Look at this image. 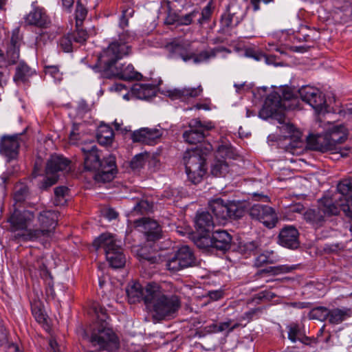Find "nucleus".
<instances>
[{
	"label": "nucleus",
	"mask_w": 352,
	"mask_h": 352,
	"mask_svg": "<svg viewBox=\"0 0 352 352\" xmlns=\"http://www.w3.org/2000/svg\"><path fill=\"white\" fill-rule=\"evenodd\" d=\"M130 53L131 50L126 45L110 43L98 56L93 69L107 78L118 77L125 80L137 78L139 74L131 64H118L119 60Z\"/></svg>",
	"instance_id": "obj_1"
},
{
	"label": "nucleus",
	"mask_w": 352,
	"mask_h": 352,
	"mask_svg": "<svg viewBox=\"0 0 352 352\" xmlns=\"http://www.w3.org/2000/svg\"><path fill=\"white\" fill-rule=\"evenodd\" d=\"M13 212L8 219L12 239L18 242L35 241L36 212L25 199H14Z\"/></svg>",
	"instance_id": "obj_2"
},
{
	"label": "nucleus",
	"mask_w": 352,
	"mask_h": 352,
	"mask_svg": "<svg viewBox=\"0 0 352 352\" xmlns=\"http://www.w3.org/2000/svg\"><path fill=\"white\" fill-rule=\"evenodd\" d=\"M146 307L154 318L170 319L175 317L181 307V300L177 295L165 294L158 284L152 283L147 289Z\"/></svg>",
	"instance_id": "obj_3"
},
{
	"label": "nucleus",
	"mask_w": 352,
	"mask_h": 352,
	"mask_svg": "<svg viewBox=\"0 0 352 352\" xmlns=\"http://www.w3.org/2000/svg\"><path fill=\"white\" fill-rule=\"evenodd\" d=\"M212 146L208 144L204 147L199 146L192 150H187L183 157L186 173L188 179L194 184L202 180L206 173V156L212 151Z\"/></svg>",
	"instance_id": "obj_4"
},
{
	"label": "nucleus",
	"mask_w": 352,
	"mask_h": 352,
	"mask_svg": "<svg viewBox=\"0 0 352 352\" xmlns=\"http://www.w3.org/2000/svg\"><path fill=\"white\" fill-rule=\"evenodd\" d=\"M98 251L102 249L107 261L112 268L123 267L126 263V257L122 252V242L111 233H102L93 243Z\"/></svg>",
	"instance_id": "obj_5"
},
{
	"label": "nucleus",
	"mask_w": 352,
	"mask_h": 352,
	"mask_svg": "<svg viewBox=\"0 0 352 352\" xmlns=\"http://www.w3.org/2000/svg\"><path fill=\"white\" fill-rule=\"evenodd\" d=\"M294 94L289 87H284L279 92L273 91L266 98L264 104L259 111V116L263 119L276 118L280 120L283 118V111L290 107L287 102L292 100Z\"/></svg>",
	"instance_id": "obj_6"
},
{
	"label": "nucleus",
	"mask_w": 352,
	"mask_h": 352,
	"mask_svg": "<svg viewBox=\"0 0 352 352\" xmlns=\"http://www.w3.org/2000/svg\"><path fill=\"white\" fill-rule=\"evenodd\" d=\"M346 137L347 133L344 126H333L324 136H319L316 139L314 149L322 153L330 151L332 154H339L342 157H346L349 148L340 146L346 140Z\"/></svg>",
	"instance_id": "obj_7"
},
{
	"label": "nucleus",
	"mask_w": 352,
	"mask_h": 352,
	"mask_svg": "<svg viewBox=\"0 0 352 352\" xmlns=\"http://www.w3.org/2000/svg\"><path fill=\"white\" fill-rule=\"evenodd\" d=\"M208 208L220 219H238L241 217L248 208V203L245 199L229 200L210 199Z\"/></svg>",
	"instance_id": "obj_8"
},
{
	"label": "nucleus",
	"mask_w": 352,
	"mask_h": 352,
	"mask_svg": "<svg viewBox=\"0 0 352 352\" xmlns=\"http://www.w3.org/2000/svg\"><path fill=\"white\" fill-rule=\"evenodd\" d=\"M83 338L86 339L92 346L100 350L113 351L118 348V342L113 331L106 327H99L92 331L90 336L83 332Z\"/></svg>",
	"instance_id": "obj_9"
},
{
	"label": "nucleus",
	"mask_w": 352,
	"mask_h": 352,
	"mask_svg": "<svg viewBox=\"0 0 352 352\" xmlns=\"http://www.w3.org/2000/svg\"><path fill=\"white\" fill-rule=\"evenodd\" d=\"M170 46L172 52L178 54L184 62H187L192 59L195 64L207 62L210 58L216 57L218 53L223 52L227 53L231 52L230 50L225 47L219 46L209 49L208 50L202 51L197 54L195 53L187 54L186 44L172 43Z\"/></svg>",
	"instance_id": "obj_10"
},
{
	"label": "nucleus",
	"mask_w": 352,
	"mask_h": 352,
	"mask_svg": "<svg viewBox=\"0 0 352 352\" xmlns=\"http://www.w3.org/2000/svg\"><path fill=\"white\" fill-rule=\"evenodd\" d=\"M58 213L52 210L36 212L35 241L50 237L58 223Z\"/></svg>",
	"instance_id": "obj_11"
},
{
	"label": "nucleus",
	"mask_w": 352,
	"mask_h": 352,
	"mask_svg": "<svg viewBox=\"0 0 352 352\" xmlns=\"http://www.w3.org/2000/svg\"><path fill=\"white\" fill-rule=\"evenodd\" d=\"M197 258L193 251L187 245L179 248L166 263L167 270L175 273L185 268L196 266Z\"/></svg>",
	"instance_id": "obj_12"
},
{
	"label": "nucleus",
	"mask_w": 352,
	"mask_h": 352,
	"mask_svg": "<svg viewBox=\"0 0 352 352\" xmlns=\"http://www.w3.org/2000/svg\"><path fill=\"white\" fill-rule=\"evenodd\" d=\"M301 99L309 104L318 113L327 112L326 99L324 94L318 89L303 86L298 89Z\"/></svg>",
	"instance_id": "obj_13"
},
{
	"label": "nucleus",
	"mask_w": 352,
	"mask_h": 352,
	"mask_svg": "<svg viewBox=\"0 0 352 352\" xmlns=\"http://www.w3.org/2000/svg\"><path fill=\"white\" fill-rule=\"evenodd\" d=\"M134 226L142 232L148 242H155L163 236V232L160 224L153 219L142 217L133 222Z\"/></svg>",
	"instance_id": "obj_14"
},
{
	"label": "nucleus",
	"mask_w": 352,
	"mask_h": 352,
	"mask_svg": "<svg viewBox=\"0 0 352 352\" xmlns=\"http://www.w3.org/2000/svg\"><path fill=\"white\" fill-rule=\"evenodd\" d=\"M212 127L211 123L204 124L199 120H192L189 122V129L183 133V138L190 144L201 142L206 137V132Z\"/></svg>",
	"instance_id": "obj_15"
},
{
	"label": "nucleus",
	"mask_w": 352,
	"mask_h": 352,
	"mask_svg": "<svg viewBox=\"0 0 352 352\" xmlns=\"http://www.w3.org/2000/svg\"><path fill=\"white\" fill-rule=\"evenodd\" d=\"M230 148L226 145L219 146L215 158L211 164V174L215 177H224L229 171L226 157H230Z\"/></svg>",
	"instance_id": "obj_16"
},
{
	"label": "nucleus",
	"mask_w": 352,
	"mask_h": 352,
	"mask_svg": "<svg viewBox=\"0 0 352 352\" xmlns=\"http://www.w3.org/2000/svg\"><path fill=\"white\" fill-rule=\"evenodd\" d=\"M94 178L98 183H106L111 182L117 173L116 157L109 155L103 159V164L96 169Z\"/></svg>",
	"instance_id": "obj_17"
},
{
	"label": "nucleus",
	"mask_w": 352,
	"mask_h": 352,
	"mask_svg": "<svg viewBox=\"0 0 352 352\" xmlns=\"http://www.w3.org/2000/svg\"><path fill=\"white\" fill-rule=\"evenodd\" d=\"M280 130L284 134L285 138L289 141L285 146L287 151L292 153L295 148L302 147L303 144L301 139L302 134L300 131L295 129L293 124L283 123Z\"/></svg>",
	"instance_id": "obj_18"
},
{
	"label": "nucleus",
	"mask_w": 352,
	"mask_h": 352,
	"mask_svg": "<svg viewBox=\"0 0 352 352\" xmlns=\"http://www.w3.org/2000/svg\"><path fill=\"white\" fill-rule=\"evenodd\" d=\"M299 233L294 226H286L283 228L278 236V243L283 247L296 250L299 247Z\"/></svg>",
	"instance_id": "obj_19"
},
{
	"label": "nucleus",
	"mask_w": 352,
	"mask_h": 352,
	"mask_svg": "<svg viewBox=\"0 0 352 352\" xmlns=\"http://www.w3.org/2000/svg\"><path fill=\"white\" fill-rule=\"evenodd\" d=\"M19 146L17 135L3 136L0 142V153L7 157L8 161L16 159Z\"/></svg>",
	"instance_id": "obj_20"
},
{
	"label": "nucleus",
	"mask_w": 352,
	"mask_h": 352,
	"mask_svg": "<svg viewBox=\"0 0 352 352\" xmlns=\"http://www.w3.org/2000/svg\"><path fill=\"white\" fill-rule=\"evenodd\" d=\"M25 22L28 25H34L41 28H47L51 23L44 8L40 7L34 8L25 17Z\"/></svg>",
	"instance_id": "obj_21"
},
{
	"label": "nucleus",
	"mask_w": 352,
	"mask_h": 352,
	"mask_svg": "<svg viewBox=\"0 0 352 352\" xmlns=\"http://www.w3.org/2000/svg\"><path fill=\"white\" fill-rule=\"evenodd\" d=\"M151 283H149L143 287L138 282L131 281L129 283L126 288V293L129 302L131 304H135L143 300L146 305L147 289Z\"/></svg>",
	"instance_id": "obj_22"
},
{
	"label": "nucleus",
	"mask_w": 352,
	"mask_h": 352,
	"mask_svg": "<svg viewBox=\"0 0 352 352\" xmlns=\"http://www.w3.org/2000/svg\"><path fill=\"white\" fill-rule=\"evenodd\" d=\"M162 136V133L156 129L142 128L134 131L132 140L135 142L152 145Z\"/></svg>",
	"instance_id": "obj_23"
},
{
	"label": "nucleus",
	"mask_w": 352,
	"mask_h": 352,
	"mask_svg": "<svg viewBox=\"0 0 352 352\" xmlns=\"http://www.w3.org/2000/svg\"><path fill=\"white\" fill-rule=\"evenodd\" d=\"M70 161L67 158L52 155L47 161L46 166V174L58 175L59 172L66 171L69 168Z\"/></svg>",
	"instance_id": "obj_24"
},
{
	"label": "nucleus",
	"mask_w": 352,
	"mask_h": 352,
	"mask_svg": "<svg viewBox=\"0 0 352 352\" xmlns=\"http://www.w3.org/2000/svg\"><path fill=\"white\" fill-rule=\"evenodd\" d=\"M212 248L225 251L230 248L232 236L226 230H216L211 236Z\"/></svg>",
	"instance_id": "obj_25"
},
{
	"label": "nucleus",
	"mask_w": 352,
	"mask_h": 352,
	"mask_svg": "<svg viewBox=\"0 0 352 352\" xmlns=\"http://www.w3.org/2000/svg\"><path fill=\"white\" fill-rule=\"evenodd\" d=\"M342 204H346V201L340 199H319L318 206L324 217L332 216L338 214L340 211L342 210Z\"/></svg>",
	"instance_id": "obj_26"
},
{
	"label": "nucleus",
	"mask_w": 352,
	"mask_h": 352,
	"mask_svg": "<svg viewBox=\"0 0 352 352\" xmlns=\"http://www.w3.org/2000/svg\"><path fill=\"white\" fill-rule=\"evenodd\" d=\"M20 45L21 38L18 33L13 32L6 53L8 61L10 64L16 63L19 59Z\"/></svg>",
	"instance_id": "obj_27"
},
{
	"label": "nucleus",
	"mask_w": 352,
	"mask_h": 352,
	"mask_svg": "<svg viewBox=\"0 0 352 352\" xmlns=\"http://www.w3.org/2000/svg\"><path fill=\"white\" fill-rule=\"evenodd\" d=\"M131 91L136 98L142 100H147L155 95V88L151 84L136 83Z\"/></svg>",
	"instance_id": "obj_28"
},
{
	"label": "nucleus",
	"mask_w": 352,
	"mask_h": 352,
	"mask_svg": "<svg viewBox=\"0 0 352 352\" xmlns=\"http://www.w3.org/2000/svg\"><path fill=\"white\" fill-rule=\"evenodd\" d=\"M195 225L197 228L202 232H210L214 227L212 215L208 212H197Z\"/></svg>",
	"instance_id": "obj_29"
},
{
	"label": "nucleus",
	"mask_w": 352,
	"mask_h": 352,
	"mask_svg": "<svg viewBox=\"0 0 352 352\" xmlns=\"http://www.w3.org/2000/svg\"><path fill=\"white\" fill-rule=\"evenodd\" d=\"M140 262L145 266L158 264L162 257L156 251L150 252L147 247L142 248L138 254Z\"/></svg>",
	"instance_id": "obj_30"
},
{
	"label": "nucleus",
	"mask_w": 352,
	"mask_h": 352,
	"mask_svg": "<svg viewBox=\"0 0 352 352\" xmlns=\"http://www.w3.org/2000/svg\"><path fill=\"white\" fill-rule=\"evenodd\" d=\"M304 219L316 228L320 227L325 221L324 215L319 206L317 209H309L304 213Z\"/></svg>",
	"instance_id": "obj_31"
},
{
	"label": "nucleus",
	"mask_w": 352,
	"mask_h": 352,
	"mask_svg": "<svg viewBox=\"0 0 352 352\" xmlns=\"http://www.w3.org/2000/svg\"><path fill=\"white\" fill-rule=\"evenodd\" d=\"M351 316V312L347 308H335L329 310V321L331 324H339Z\"/></svg>",
	"instance_id": "obj_32"
},
{
	"label": "nucleus",
	"mask_w": 352,
	"mask_h": 352,
	"mask_svg": "<svg viewBox=\"0 0 352 352\" xmlns=\"http://www.w3.org/2000/svg\"><path fill=\"white\" fill-rule=\"evenodd\" d=\"M151 160H155L154 155L147 152L137 154L130 162V167L134 171L140 170L146 162L150 163Z\"/></svg>",
	"instance_id": "obj_33"
},
{
	"label": "nucleus",
	"mask_w": 352,
	"mask_h": 352,
	"mask_svg": "<svg viewBox=\"0 0 352 352\" xmlns=\"http://www.w3.org/2000/svg\"><path fill=\"white\" fill-rule=\"evenodd\" d=\"M33 74V71L24 62H20L16 67L15 75L13 78L16 83L24 82Z\"/></svg>",
	"instance_id": "obj_34"
},
{
	"label": "nucleus",
	"mask_w": 352,
	"mask_h": 352,
	"mask_svg": "<svg viewBox=\"0 0 352 352\" xmlns=\"http://www.w3.org/2000/svg\"><path fill=\"white\" fill-rule=\"evenodd\" d=\"M298 265H280L274 267H270L268 268L261 270L256 273V276H262L266 274H271L272 275H278L280 274L289 273L293 270L297 269Z\"/></svg>",
	"instance_id": "obj_35"
},
{
	"label": "nucleus",
	"mask_w": 352,
	"mask_h": 352,
	"mask_svg": "<svg viewBox=\"0 0 352 352\" xmlns=\"http://www.w3.org/2000/svg\"><path fill=\"white\" fill-rule=\"evenodd\" d=\"M102 164L103 160L102 161L100 160L98 151L84 155L85 168L88 170H96Z\"/></svg>",
	"instance_id": "obj_36"
},
{
	"label": "nucleus",
	"mask_w": 352,
	"mask_h": 352,
	"mask_svg": "<svg viewBox=\"0 0 352 352\" xmlns=\"http://www.w3.org/2000/svg\"><path fill=\"white\" fill-rule=\"evenodd\" d=\"M113 131L108 126H101L97 134L98 142L102 145H108L112 142Z\"/></svg>",
	"instance_id": "obj_37"
},
{
	"label": "nucleus",
	"mask_w": 352,
	"mask_h": 352,
	"mask_svg": "<svg viewBox=\"0 0 352 352\" xmlns=\"http://www.w3.org/2000/svg\"><path fill=\"white\" fill-rule=\"evenodd\" d=\"M202 92L203 89L201 85H199L197 87H184L182 89H175L174 91L177 98H196L200 96Z\"/></svg>",
	"instance_id": "obj_38"
},
{
	"label": "nucleus",
	"mask_w": 352,
	"mask_h": 352,
	"mask_svg": "<svg viewBox=\"0 0 352 352\" xmlns=\"http://www.w3.org/2000/svg\"><path fill=\"white\" fill-rule=\"evenodd\" d=\"M239 327L238 323H235L232 324V321L230 320L225 322H221L219 323H213L212 324L209 326L210 331L213 333H220L226 331L227 333H230L234 329Z\"/></svg>",
	"instance_id": "obj_39"
},
{
	"label": "nucleus",
	"mask_w": 352,
	"mask_h": 352,
	"mask_svg": "<svg viewBox=\"0 0 352 352\" xmlns=\"http://www.w3.org/2000/svg\"><path fill=\"white\" fill-rule=\"evenodd\" d=\"M271 208L272 207L265 205L258 204H254L249 208V214L252 219L260 221L267 212H270Z\"/></svg>",
	"instance_id": "obj_40"
},
{
	"label": "nucleus",
	"mask_w": 352,
	"mask_h": 352,
	"mask_svg": "<svg viewBox=\"0 0 352 352\" xmlns=\"http://www.w3.org/2000/svg\"><path fill=\"white\" fill-rule=\"evenodd\" d=\"M154 204L151 200L140 199L133 208V212L136 214H147L153 211Z\"/></svg>",
	"instance_id": "obj_41"
},
{
	"label": "nucleus",
	"mask_w": 352,
	"mask_h": 352,
	"mask_svg": "<svg viewBox=\"0 0 352 352\" xmlns=\"http://www.w3.org/2000/svg\"><path fill=\"white\" fill-rule=\"evenodd\" d=\"M277 258L274 256L273 251H265L258 255L254 261V265L261 267L265 264H272L276 262Z\"/></svg>",
	"instance_id": "obj_42"
},
{
	"label": "nucleus",
	"mask_w": 352,
	"mask_h": 352,
	"mask_svg": "<svg viewBox=\"0 0 352 352\" xmlns=\"http://www.w3.org/2000/svg\"><path fill=\"white\" fill-rule=\"evenodd\" d=\"M329 309L324 307H317L313 308L309 313V318L310 319H316L320 321H324L329 318Z\"/></svg>",
	"instance_id": "obj_43"
},
{
	"label": "nucleus",
	"mask_w": 352,
	"mask_h": 352,
	"mask_svg": "<svg viewBox=\"0 0 352 352\" xmlns=\"http://www.w3.org/2000/svg\"><path fill=\"white\" fill-rule=\"evenodd\" d=\"M260 221L267 228H274L278 221V218L274 208H271L270 212H267Z\"/></svg>",
	"instance_id": "obj_44"
},
{
	"label": "nucleus",
	"mask_w": 352,
	"mask_h": 352,
	"mask_svg": "<svg viewBox=\"0 0 352 352\" xmlns=\"http://www.w3.org/2000/svg\"><path fill=\"white\" fill-rule=\"evenodd\" d=\"M337 190L342 196H349L352 198V179L340 181L337 186Z\"/></svg>",
	"instance_id": "obj_45"
},
{
	"label": "nucleus",
	"mask_w": 352,
	"mask_h": 352,
	"mask_svg": "<svg viewBox=\"0 0 352 352\" xmlns=\"http://www.w3.org/2000/svg\"><path fill=\"white\" fill-rule=\"evenodd\" d=\"M87 14V8L78 1L75 10L76 27H80Z\"/></svg>",
	"instance_id": "obj_46"
},
{
	"label": "nucleus",
	"mask_w": 352,
	"mask_h": 352,
	"mask_svg": "<svg viewBox=\"0 0 352 352\" xmlns=\"http://www.w3.org/2000/svg\"><path fill=\"white\" fill-rule=\"evenodd\" d=\"M74 36L71 34H67L63 36L58 40V47L64 52H70L72 51V41H74Z\"/></svg>",
	"instance_id": "obj_47"
},
{
	"label": "nucleus",
	"mask_w": 352,
	"mask_h": 352,
	"mask_svg": "<svg viewBox=\"0 0 352 352\" xmlns=\"http://www.w3.org/2000/svg\"><path fill=\"white\" fill-rule=\"evenodd\" d=\"M135 38V34L133 32H131L129 30L123 32L122 33L119 34V38L118 40H114L111 43H117L118 44H124L126 45L131 50V47L128 45V43L132 41H133Z\"/></svg>",
	"instance_id": "obj_48"
},
{
	"label": "nucleus",
	"mask_w": 352,
	"mask_h": 352,
	"mask_svg": "<svg viewBox=\"0 0 352 352\" xmlns=\"http://www.w3.org/2000/svg\"><path fill=\"white\" fill-rule=\"evenodd\" d=\"M76 32L71 34L72 36H74V41L80 44L85 43L89 36L87 31L84 30L82 26L76 27Z\"/></svg>",
	"instance_id": "obj_49"
},
{
	"label": "nucleus",
	"mask_w": 352,
	"mask_h": 352,
	"mask_svg": "<svg viewBox=\"0 0 352 352\" xmlns=\"http://www.w3.org/2000/svg\"><path fill=\"white\" fill-rule=\"evenodd\" d=\"M302 333L298 325H291L289 328L288 338L292 342H296L299 340V337H302Z\"/></svg>",
	"instance_id": "obj_50"
},
{
	"label": "nucleus",
	"mask_w": 352,
	"mask_h": 352,
	"mask_svg": "<svg viewBox=\"0 0 352 352\" xmlns=\"http://www.w3.org/2000/svg\"><path fill=\"white\" fill-rule=\"evenodd\" d=\"M58 176L54 175H47L46 174V177L44 180L41 183L39 186V188L41 190H47L49 187L54 185L58 180Z\"/></svg>",
	"instance_id": "obj_51"
},
{
	"label": "nucleus",
	"mask_w": 352,
	"mask_h": 352,
	"mask_svg": "<svg viewBox=\"0 0 352 352\" xmlns=\"http://www.w3.org/2000/svg\"><path fill=\"white\" fill-rule=\"evenodd\" d=\"M15 198L25 197L28 195V187L23 183H18L14 186Z\"/></svg>",
	"instance_id": "obj_52"
},
{
	"label": "nucleus",
	"mask_w": 352,
	"mask_h": 352,
	"mask_svg": "<svg viewBox=\"0 0 352 352\" xmlns=\"http://www.w3.org/2000/svg\"><path fill=\"white\" fill-rule=\"evenodd\" d=\"M195 243L199 248H212L211 236H207L206 235L199 236L196 240Z\"/></svg>",
	"instance_id": "obj_53"
},
{
	"label": "nucleus",
	"mask_w": 352,
	"mask_h": 352,
	"mask_svg": "<svg viewBox=\"0 0 352 352\" xmlns=\"http://www.w3.org/2000/svg\"><path fill=\"white\" fill-rule=\"evenodd\" d=\"M212 14L211 3H209L201 11V17L198 19L199 24L208 21Z\"/></svg>",
	"instance_id": "obj_54"
},
{
	"label": "nucleus",
	"mask_w": 352,
	"mask_h": 352,
	"mask_svg": "<svg viewBox=\"0 0 352 352\" xmlns=\"http://www.w3.org/2000/svg\"><path fill=\"white\" fill-rule=\"evenodd\" d=\"M198 13H199L198 11L193 10L192 12H190L188 14H186V15L182 16L179 19V24L184 25H190L192 22L193 19L197 16Z\"/></svg>",
	"instance_id": "obj_55"
},
{
	"label": "nucleus",
	"mask_w": 352,
	"mask_h": 352,
	"mask_svg": "<svg viewBox=\"0 0 352 352\" xmlns=\"http://www.w3.org/2000/svg\"><path fill=\"white\" fill-rule=\"evenodd\" d=\"M46 74H50L56 81L62 80V74L56 66H49L46 67Z\"/></svg>",
	"instance_id": "obj_56"
},
{
	"label": "nucleus",
	"mask_w": 352,
	"mask_h": 352,
	"mask_svg": "<svg viewBox=\"0 0 352 352\" xmlns=\"http://www.w3.org/2000/svg\"><path fill=\"white\" fill-rule=\"evenodd\" d=\"M80 124H74L72 131L69 134V142L71 144H76L80 138V133H78Z\"/></svg>",
	"instance_id": "obj_57"
},
{
	"label": "nucleus",
	"mask_w": 352,
	"mask_h": 352,
	"mask_svg": "<svg viewBox=\"0 0 352 352\" xmlns=\"http://www.w3.org/2000/svg\"><path fill=\"white\" fill-rule=\"evenodd\" d=\"M80 150L82 151L83 155H85L86 154L97 151L98 148L94 142H90L89 143H86L82 145Z\"/></svg>",
	"instance_id": "obj_58"
},
{
	"label": "nucleus",
	"mask_w": 352,
	"mask_h": 352,
	"mask_svg": "<svg viewBox=\"0 0 352 352\" xmlns=\"http://www.w3.org/2000/svg\"><path fill=\"white\" fill-rule=\"evenodd\" d=\"M243 251L248 254H256L258 248V243L255 241H250L245 243L243 246Z\"/></svg>",
	"instance_id": "obj_59"
},
{
	"label": "nucleus",
	"mask_w": 352,
	"mask_h": 352,
	"mask_svg": "<svg viewBox=\"0 0 352 352\" xmlns=\"http://www.w3.org/2000/svg\"><path fill=\"white\" fill-rule=\"evenodd\" d=\"M234 15V14L226 12L221 16V23L223 28H229L232 25Z\"/></svg>",
	"instance_id": "obj_60"
},
{
	"label": "nucleus",
	"mask_w": 352,
	"mask_h": 352,
	"mask_svg": "<svg viewBox=\"0 0 352 352\" xmlns=\"http://www.w3.org/2000/svg\"><path fill=\"white\" fill-rule=\"evenodd\" d=\"M342 201V199H340ZM346 204H341V208L342 209L344 214L352 219V199H344Z\"/></svg>",
	"instance_id": "obj_61"
},
{
	"label": "nucleus",
	"mask_w": 352,
	"mask_h": 352,
	"mask_svg": "<svg viewBox=\"0 0 352 352\" xmlns=\"http://www.w3.org/2000/svg\"><path fill=\"white\" fill-rule=\"evenodd\" d=\"M133 13V10L132 9H126L123 11L122 14L120 19L119 25L122 28H124L128 25V19L126 18V15L132 16Z\"/></svg>",
	"instance_id": "obj_62"
},
{
	"label": "nucleus",
	"mask_w": 352,
	"mask_h": 352,
	"mask_svg": "<svg viewBox=\"0 0 352 352\" xmlns=\"http://www.w3.org/2000/svg\"><path fill=\"white\" fill-rule=\"evenodd\" d=\"M245 56L250 58H253L256 60H261L263 58H264L265 60L267 59L266 56L263 54L256 52L252 49L246 50Z\"/></svg>",
	"instance_id": "obj_63"
},
{
	"label": "nucleus",
	"mask_w": 352,
	"mask_h": 352,
	"mask_svg": "<svg viewBox=\"0 0 352 352\" xmlns=\"http://www.w3.org/2000/svg\"><path fill=\"white\" fill-rule=\"evenodd\" d=\"M90 110L89 104L84 100H80L78 103L77 113L80 116H82Z\"/></svg>",
	"instance_id": "obj_64"
}]
</instances>
